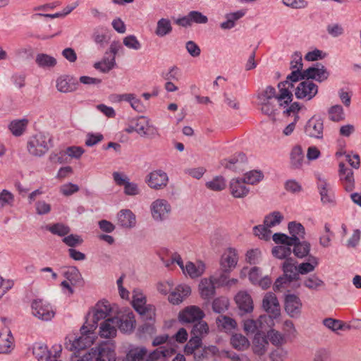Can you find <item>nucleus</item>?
<instances>
[{
	"label": "nucleus",
	"mask_w": 361,
	"mask_h": 361,
	"mask_svg": "<svg viewBox=\"0 0 361 361\" xmlns=\"http://www.w3.org/2000/svg\"><path fill=\"white\" fill-rule=\"evenodd\" d=\"M86 324H87V320L80 328L81 336L79 338H75L73 336L66 338L65 348L73 352L71 361L76 356L78 359H81L84 355L82 352L94 343L95 337L94 331L89 329Z\"/></svg>",
	"instance_id": "1"
},
{
	"label": "nucleus",
	"mask_w": 361,
	"mask_h": 361,
	"mask_svg": "<svg viewBox=\"0 0 361 361\" xmlns=\"http://www.w3.org/2000/svg\"><path fill=\"white\" fill-rule=\"evenodd\" d=\"M52 146L51 136L48 133H39L30 137L27 147L30 154L35 157H42Z\"/></svg>",
	"instance_id": "2"
},
{
	"label": "nucleus",
	"mask_w": 361,
	"mask_h": 361,
	"mask_svg": "<svg viewBox=\"0 0 361 361\" xmlns=\"http://www.w3.org/2000/svg\"><path fill=\"white\" fill-rule=\"evenodd\" d=\"M116 353L111 346L107 344L86 351L81 359L76 356L72 361H116Z\"/></svg>",
	"instance_id": "3"
},
{
	"label": "nucleus",
	"mask_w": 361,
	"mask_h": 361,
	"mask_svg": "<svg viewBox=\"0 0 361 361\" xmlns=\"http://www.w3.org/2000/svg\"><path fill=\"white\" fill-rule=\"evenodd\" d=\"M31 307L33 315L42 321H50L55 315L52 306L42 299L34 300Z\"/></svg>",
	"instance_id": "4"
},
{
	"label": "nucleus",
	"mask_w": 361,
	"mask_h": 361,
	"mask_svg": "<svg viewBox=\"0 0 361 361\" xmlns=\"http://www.w3.org/2000/svg\"><path fill=\"white\" fill-rule=\"evenodd\" d=\"M317 92L318 86L312 80L306 79L298 84L295 95L298 99L310 101L317 95Z\"/></svg>",
	"instance_id": "5"
},
{
	"label": "nucleus",
	"mask_w": 361,
	"mask_h": 361,
	"mask_svg": "<svg viewBox=\"0 0 361 361\" xmlns=\"http://www.w3.org/2000/svg\"><path fill=\"white\" fill-rule=\"evenodd\" d=\"M133 307L137 312L143 319L146 321H153L155 315L154 307L152 305H146L145 297L134 295L133 300Z\"/></svg>",
	"instance_id": "6"
},
{
	"label": "nucleus",
	"mask_w": 361,
	"mask_h": 361,
	"mask_svg": "<svg viewBox=\"0 0 361 361\" xmlns=\"http://www.w3.org/2000/svg\"><path fill=\"white\" fill-rule=\"evenodd\" d=\"M171 211L170 204L164 199H157L151 204L152 216L157 221H162L168 219Z\"/></svg>",
	"instance_id": "7"
},
{
	"label": "nucleus",
	"mask_w": 361,
	"mask_h": 361,
	"mask_svg": "<svg viewBox=\"0 0 361 361\" xmlns=\"http://www.w3.org/2000/svg\"><path fill=\"white\" fill-rule=\"evenodd\" d=\"M324 121L315 116L310 118L305 126V133L307 136L316 139L323 138Z\"/></svg>",
	"instance_id": "8"
},
{
	"label": "nucleus",
	"mask_w": 361,
	"mask_h": 361,
	"mask_svg": "<svg viewBox=\"0 0 361 361\" xmlns=\"http://www.w3.org/2000/svg\"><path fill=\"white\" fill-rule=\"evenodd\" d=\"M145 181L151 188L159 190L167 185L169 177L164 171L155 170L147 176Z\"/></svg>",
	"instance_id": "9"
},
{
	"label": "nucleus",
	"mask_w": 361,
	"mask_h": 361,
	"mask_svg": "<svg viewBox=\"0 0 361 361\" xmlns=\"http://www.w3.org/2000/svg\"><path fill=\"white\" fill-rule=\"evenodd\" d=\"M204 317V313L198 307L190 306L179 312L178 319L183 324L195 323Z\"/></svg>",
	"instance_id": "10"
},
{
	"label": "nucleus",
	"mask_w": 361,
	"mask_h": 361,
	"mask_svg": "<svg viewBox=\"0 0 361 361\" xmlns=\"http://www.w3.org/2000/svg\"><path fill=\"white\" fill-rule=\"evenodd\" d=\"M107 303V302H106V304L104 302H98L96 305L92 318V323H89L88 322L90 314L87 315V317L86 319V321L87 320V324L86 325L88 326L89 329H92V331H94L97 327L99 321L101 319H106V317L109 315L111 309Z\"/></svg>",
	"instance_id": "11"
},
{
	"label": "nucleus",
	"mask_w": 361,
	"mask_h": 361,
	"mask_svg": "<svg viewBox=\"0 0 361 361\" xmlns=\"http://www.w3.org/2000/svg\"><path fill=\"white\" fill-rule=\"evenodd\" d=\"M305 73L306 79L309 80H314L319 82L326 80L329 76V73L326 67L319 62L307 68Z\"/></svg>",
	"instance_id": "12"
},
{
	"label": "nucleus",
	"mask_w": 361,
	"mask_h": 361,
	"mask_svg": "<svg viewBox=\"0 0 361 361\" xmlns=\"http://www.w3.org/2000/svg\"><path fill=\"white\" fill-rule=\"evenodd\" d=\"M262 307L272 318L280 315V307L276 295L271 292L267 293L262 300Z\"/></svg>",
	"instance_id": "13"
},
{
	"label": "nucleus",
	"mask_w": 361,
	"mask_h": 361,
	"mask_svg": "<svg viewBox=\"0 0 361 361\" xmlns=\"http://www.w3.org/2000/svg\"><path fill=\"white\" fill-rule=\"evenodd\" d=\"M240 315L251 313L253 311V301L251 296L246 292H239L235 297Z\"/></svg>",
	"instance_id": "14"
},
{
	"label": "nucleus",
	"mask_w": 361,
	"mask_h": 361,
	"mask_svg": "<svg viewBox=\"0 0 361 361\" xmlns=\"http://www.w3.org/2000/svg\"><path fill=\"white\" fill-rule=\"evenodd\" d=\"M238 261V256L235 249L229 247L221 255L220 267L224 270L232 271L235 268Z\"/></svg>",
	"instance_id": "15"
},
{
	"label": "nucleus",
	"mask_w": 361,
	"mask_h": 361,
	"mask_svg": "<svg viewBox=\"0 0 361 361\" xmlns=\"http://www.w3.org/2000/svg\"><path fill=\"white\" fill-rule=\"evenodd\" d=\"M302 302L300 299L294 294H288L285 298V310L287 314L295 317L300 315Z\"/></svg>",
	"instance_id": "16"
},
{
	"label": "nucleus",
	"mask_w": 361,
	"mask_h": 361,
	"mask_svg": "<svg viewBox=\"0 0 361 361\" xmlns=\"http://www.w3.org/2000/svg\"><path fill=\"white\" fill-rule=\"evenodd\" d=\"M301 108V104L298 102H295L283 111V113L284 115L290 116L293 114L294 116V121L289 123L283 131L285 135H290L293 132L295 128V124L300 118L298 113Z\"/></svg>",
	"instance_id": "17"
},
{
	"label": "nucleus",
	"mask_w": 361,
	"mask_h": 361,
	"mask_svg": "<svg viewBox=\"0 0 361 361\" xmlns=\"http://www.w3.org/2000/svg\"><path fill=\"white\" fill-rule=\"evenodd\" d=\"M176 353V345L161 346L151 353H147L146 361H165V359L171 357Z\"/></svg>",
	"instance_id": "18"
},
{
	"label": "nucleus",
	"mask_w": 361,
	"mask_h": 361,
	"mask_svg": "<svg viewBox=\"0 0 361 361\" xmlns=\"http://www.w3.org/2000/svg\"><path fill=\"white\" fill-rule=\"evenodd\" d=\"M339 173L341 176V180L345 190L347 192H351L355 188V179L353 176V171L345 167V164H339Z\"/></svg>",
	"instance_id": "19"
},
{
	"label": "nucleus",
	"mask_w": 361,
	"mask_h": 361,
	"mask_svg": "<svg viewBox=\"0 0 361 361\" xmlns=\"http://www.w3.org/2000/svg\"><path fill=\"white\" fill-rule=\"evenodd\" d=\"M283 276L290 283L300 279L298 267L293 258L286 259L282 264Z\"/></svg>",
	"instance_id": "20"
},
{
	"label": "nucleus",
	"mask_w": 361,
	"mask_h": 361,
	"mask_svg": "<svg viewBox=\"0 0 361 361\" xmlns=\"http://www.w3.org/2000/svg\"><path fill=\"white\" fill-rule=\"evenodd\" d=\"M215 284L211 278H204L201 280L199 284V290L202 298L209 301L215 295Z\"/></svg>",
	"instance_id": "21"
},
{
	"label": "nucleus",
	"mask_w": 361,
	"mask_h": 361,
	"mask_svg": "<svg viewBox=\"0 0 361 361\" xmlns=\"http://www.w3.org/2000/svg\"><path fill=\"white\" fill-rule=\"evenodd\" d=\"M116 319L114 317L106 319L100 324L99 335L101 337L109 338L116 335Z\"/></svg>",
	"instance_id": "22"
},
{
	"label": "nucleus",
	"mask_w": 361,
	"mask_h": 361,
	"mask_svg": "<svg viewBox=\"0 0 361 361\" xmlns=\"http://www.w3.org/2000/svg\"><path fill=\"white\" fill-rule=\"evenodd\" d=\"M219 353V349L215 345L204 347L194 353L195 361H215V357Z\"/></svg>",
	"instance_id": "23"
},
{
	"label": "nucleus",
	"mask_w": 361,
	"mask_h": 361,
	"mask_svg": "<svg viewBox=\"0 0 361 361\" xmlns=\"http://www.w3.org/2000/svg\"><path fill=\"white\" fill-rule=\"evenodd\" d=\"M243 178H233L230 183L231 195L235 198H243L249 192V188L245 185Z\"/></svg>",
	"instance_id": "24"
},
{
	"label": "nucleus",
	"mask_w": 361,
	"mask_h": 361,
	"mask_svg": "<svg viewBox=\"0 0 361 361\" xmlns=\"http://www.w3.org/2000/svg\"><path fill=\"white\" fill-rule=\"evenodd\" d=\"M118 224L123 228H130L135 226V215L130 209H122L117 215Z\"/></svg>",
	"instance_id": "25"
},
{
	"label": "nucleus",
	"mask_w": 361,
	"mask_h": 361,
	"mask_svg": "<svg viewBox=\"0 0 361 361\" xmlns=\"http://www.w3.org/2000/svg\"><path fill=\"white\" fill-rule=\"evenodd\" d=\"M116 319V326L123 333H131L135 328V320L134 318L133 313H129L126 317L119 318L114 317Z\"/></svg>",
	"instance_id": "26"
},
{
	"label": "nucleus",
	"mask_w": 361,
	"mask_h": 361,
	"mask_svg": "<svg viewBox=\"0 0 361 361\" xmlns=\"http://www.w3.org/2000/svg\"><path fill=\"white\" fill-rule=\"evenodd\" d=\"M319 192L321 196V201L323 204H335V196L334 192L329 188L325 180H320L318 185Z\"/></svg>",
	"instance_id": "27"
},
{
	"label": "nucleus",
	"mask_w": 361,
	"mask_h": 361,
	"mask_svg": "<svg viewBox=\"0 0 361 361\" xmlns=\"http://www.w3.org/2000/svg\"><path fill=\"white\" fill-rule=\"evenodd\" d=\"M148 350L145 346L131 347L126 354L128 361H146Z\"/></svg>",
	"instance_id": "28"
},
{
	"label": "nucleus",
	"mask_w": 361,
	"mask_h": 361,
	"mask_svg": "<svg viewBox=\"0 0 361 361\" xmlns=\"http://www.w3.org/2000/svg\"><path fill=\"white\" fill-rule=\"evenodd\" d=\"M64 277L71 283L72 286H82L84 281L76 267H70L63 272Z\"/></svg>",
	"instance_id": "29"
},
{
	"label": "nucleus",
	"mask_w": 361,
	"mask_h": 361,
	"mask_svg": "<svg viewBox=\"0 0 361 361\" xmlns=\"http://www.w3.org/2000/svg\"><path fill=\"white\" fill-rule=\"evenodd\" d=\"M185 268V274H188L191 278H197L203 274L205 271V264L202 261H198L197 264L192 262L186 263Z\"/></svg>",
	"instance_id": "30"
},
{
	"label": "nucleus",
	"mask_w": 361,
	"mask_h": 361,
	"mask_svg": "<svg viewBox=\"0 0 361 361\" xmlns=\"http://www.w3.org/2000/svg\"><path fill=\"white\" fill-rule=\"evenodd\" d=\"M28 123L27 118L15 119L10 122L8 129L13 135L20 137L25 133Z\"/></svg>",
	"instance_id": "31"
},
{
	"label": "nucleus",
	"mask_w": 361,
	"mask_h": 361,
	"mask_svg": "<svg viewBox=\"0 0 361 361\" xmlns=\"http://www.w3.org/2000/svg\"><path fill=\"white\" fill-rule=\"evenodd\" d=\"M247 158L244 153L239 152L229 159H223L221 161L222 166L225 168L236 171L238 170V164L246 162Z\"/></svg>",
	"instance_id": "32"
},
{
	"label": "nucleus",
	"mask_w": 361,
	"mask_h": 361,
	"mask_svg": "<svg viewBox=\"0 0 361 361\" xmlns=\"http://www.w3.org/2000/svg\"><path fill=\"white\" fill-rule=\"evenodd\" d=\"M245 10H239L235 12L226 14V20L220 24V27L223 30H230L234 27L235 25V21L243 18L245 15Z\"/></svg>",
	"instance_id": "33"
},
{
	"label": "nucleus",
	"mask_w": 361,
	"mask_h": 361,
	"mask_svg": "<svg viewBox=\"0 0 361 361\" xmlns=\"http://www.w3.org/2000/svg\"><path fill=\"white\" fill-rule=\"evenodd\" d=\"M288 229L290 234V238H295L296 240H291L293 243L294 242H299L300 239H303L305 235V230L304 226L296 221H290L288 223Z\"/></svg>",
	"instance_id": "34"
},
{
	"label": "nucleus",
	"mask_w": 361,
	"mask_h": 361,
	"mask_svg": "<svg viewBox=\"0 0 361 361\" xmlns=\"http://www.w3.org/2000/svg\"><path fill=\"white\" fill-rule=\"evenodd\" d=\"M290 166L292 169H300L303 162L304 155L302 147L299 145L295 146L290 154Z\"/></svg>",
	"instance_id": "35"
},
{
	"label": "nucleus",
	"mask_w": 361,
	"mask_h": 361,
	"mask_svg": "<svg viewBox=\"0 0 361 361\" xmlns=\"http://www.w3.org/2000/svg\"><path fill=\"white\" fill-rule=\"evenodd\" d=\"M77 83L71 82L67 76H61L56 80L57 90L63 93L71 92L77 90Z\"/></svg>",
	"instance_id": "36"
},
{
	"label": "nucleus",
	"mask_w": 361,
	"mask_h": 361,
	"mask_svg": "<svg viewBox=\"0 0 361 361\" xmlns=\"http://www.w3.org/2000/svg\"><path fill=\"white\" fill-rule=\"evenodd\" d=\"M292 246H293V252L295 257L298 258L309 257L310 244L308 242L299 240V242H294Z\"/></svg>",
	"instance_id": "37"
},
{
	"label": "nucleus",
	"mask_w": 361,
	"mask_h": 361,
	"mask_svg": "<svg viewBox=\"0 0 361 361\" xmlns=\"http://www.w3.org/2000/svg\"><path fill=\"white\" fill-rule=\"evenodd\" d=\"M231 344L238 350H244L250 345L248 339L240 334H235L231 338Z\"/></svg>",
	"instance_id": "38"
},
{
	"label": "nucleus",
	"mask_w": 361,
	"mask_h": 361,
	"mask_svg": "<svg viewBox=\"0 0 361 361\" xmlns=\"http://www.w3.org/2000/svg\"><path fill=\"white\" fill-rule=\"evenodd\" d=\"M172 31L171 21L167 18H161L158 20L155 34L159 37H164Z\"/></svg>",
	"instance_id": "39"
},
{
	"label": "nucleus",
	"mask_w": 361,
	"mask_h": 361,
	"mask_svg": "<svg viewBox=\"0 0 361 361\" xmlns=\"http://www.w3.org/2000/svg\"><path fill=\"white\" fill-rule=\"evenodd\" d=\"M308 262H302L298 267L299 274H307L314 270L318 264V259L312 255H309Z\"/></svg>",
	"instance_id": "40"
},
{
	"label": "nucleus",
	"mask_w": 361,
	"mask_h": 361,
	"mask_svg": "<svg viewBox=\"0 0 361 361\" xmlns=\"http://www.w3.org/2000/svg\"><path fill=\"white\" fill-rule=\"evenodd\" d=\"M280 94H277L276 99L279 102V106H290L293 102V95L289 90V87H283L282 90H279Z\"/></svg>",
	"instance_id": "41"
},
{
	"label": "nucleus",
	"mask_w": 361,
	"mask_h": 361,
	"mask_svg": "<svg viewBox=\"0 0 361 361\" xmlns=\"http://www.w3.org/2000/svg\"><path fill=\"white\" fill-rule=\"evenodd\" d=\"M255 353L262 355L266 352V345L268 344L267 337L261 336L259 334H256L253 340Z\"/></svg>",
	"instance_id": "42"
},
{
	"label": "nucleus",
	"mask_w": 361,
	"mask_h": 361,
	"mask_svg": "<svg viewBox=\"0 0 361 361\" xmlns=\"http://www.w3.org/2000/svg\"><path fill=\"white\" fill-rule=\"evenodd\" d=\"M35 62L41 68H51L56 64V59L46 54H37Z\"/></svg>",
	"instance_id": "43"
},
{
	"label": "nucleus",
	"mask_w": 361,
	"mask_h": 361,
	"mask_svg": "<svg viewBox=\"0 0 361 361\" xmlns=\"http://www.w3.org/2000/svg\"><path fill=\"white\" fill-rule=\"evenodd\" d=\"M291 246L288 245H277L272 248L271 252L274 257L281 259H289V256L291 255L292 250Z\"/></svg>",
	"instance_id": "44"
},
{
	"label": "nucleus",
	"mask_w": 361,
	"mask_h": 361,
	"mask_svg": "<svg viewBox=\"0 0 361 361\" xmlns=\"http://www.w3.org/2000/svg\"><path fill=\"white\" fill-rule=\"evenodd\" d=\"M202 342V338L191 335L190 339L188 341L187 344L185 345L184 348V352L187 355H194V353H195L196 350L198 349L199 347L201 346Z\"/></svg>",
	"instance_id": "45"
},
{
	"label": "nucleus",
	"mask_w": 361,
	"mask_h": 361,
	"mask_svg": "<svg viewBox=\"0 0 361 361\" xmlns=\"http://www.w3.org/2000/svg\"><path fill=\"white\" fill-rule=\"evenodd\" d=\"M13 340L10 331L7 335L0 334V353H8L11 351Z\"/></svg>",
	"instance_id": "46"
},
{
	"label": "nucleus",
	"mask_w": 361,
	"mask_h": 361,
	"mask_svg": "<svg viewBox=\"0 0 361 361\" xmlns=\"http://www.w3.org/2000/svg\"><path fill=\"white\" fill-rule=\"evenodd\" d=\"M46 228L51 233L59 236H66L71 231V229L68 226L61 223H56L54 224L53 225L47 226Z\"/></svg>",
	"instance_id": "47"
},
{
	"label": "nucleus",
	"mask_w": 361,
	"mask_h": 361,
	"mask_svg": "<svg viewBox=\"0 0 361 361\" xmlns=\"http://www.w3.org/2000/svg\"><path fill=\"white\" fill-rule=\"evenodd\" d=\"M329 119L334 122L343 121L345 118L343 109L341 105H334L329 108Z\"/></svg>",
	"instance_id": "48"
},
{
	"label": "nucleus",
	"mask_w": 361,
	"mask_h": 361,
	"mask_svg": "<svg viewBox=\"0 0 361 361\" xmlns=\"http://www.w3.org/2000/svg\"><path fill=\"white\" fill-rule=\"evenodd\" d=\"M267 338L276 346H281L286 343L284 336L275 329H271L267 332Z\"/></svg>",
	"instance_id": "49"
},
{
	"label": "nucleus",
	"mask_w": 361,
	"mask_h": 361,
	"mask_svg": "<svg viewBox=\"0 0 361 361\" xmlns=\"http://www.w3.org/2000/svg\"><path fill=\"white\" fill-rule=\"evenodd\" d=\"M226 180L223 176H216L211 181L206 183V186L214 191H221L226 188Z\"/></svg>",
	"instance_id": "50"
},
{
	"label": "nucleus",
	"mask_w": 361,
	"mask_h": 361,
	"mask_svg": "<svg viewBox=\"0 0 361 361\" xmlns=\"http://www.w3.org/2000/svg\"><path fill=\"white\" fill-rule=\"evenodd\" d=\"M208 331L209 326L207 322L202 321L201 319L194 323L190 334L191 335L202 338L204 334H207L208 333Z\"/></svg>",
	"instance_id": "51"
},
{
	"label": "nucleus",
	"mask_w": 361,
	"mask_h": 361,
	"mask_svg": "<svg viewBox=\"0 0 361 361\" xmlns=\"http://www.w3.org/2000/svg\"><path fill=\"white\" fill-rule=\"evenodd\" d=\"M283 219V216L279 212H273L266 216L264 224L267 227L271 228L279 224Z\"/></svg>",
	"instance_id": "52"
},
{
	"label": "nucleus",
	"mask_w": 361,
	"mask_h": 361,
	"mask_svg": "<svg viewBox=\"0 0 361 361\" xmlns=\"http://www.w3.org/2000/svg\"><path fill=\"white\" fill-rule=\"evenodd\" d=\"M231 271V270H224L220 268L218 272H216L214 276H212L210 278L218 286L226 285L228 283V279Z\"/></svg>",
	"instance_id": "53"
},
{
	"label": "nucleus",
	"mask_w": 361,
	"mask_h": 361,
	"mask_svg": "<svg viewBox=\"0 0 361 361\" xmlns=\"http://www.w3.org/2000/svg\"><path fill=\"white\" fill-rule=\"evenodd\" d=\"M263 178L264 175L262 171L252 170L246 173L245 174V177L243 179L246 183L254 185L262 180Z\"/></svg>",
	"instance_id": "54"
},
{
	"label": "nucleus",
	"mask_w": 361,
	"mask_h": 361,
	"mask_svg": "<svg viewBox=\"0 0 361 361\" xmlns=\"http://www.w3.org/2000/svg\"><path fill=\"white\" fill-rule=\"evenodd\" d=\"M292 72L290 73V74H289L287 78H286V80H288V83H289V87H290V88H293V82H298L300 80H306V73H305V71H302V70H300V69H292Z\"/></svg>",
	"instance_id": "55"
},
{
	"label": "nucleus",
	"mask_w": 361,
	"mask_h": 361,
	"mask_svg": "<svg viewBox=\"0 0 361 361\" xmlns=\"http://www.w3.org/2000/svg\"><path fill=\"white\" fill-rule=\"evenodd\" d=\"M324 285V281L315 274L311 275L304 281V286L311 290H317Z\"/></svg>",
	"instance_id": "56"
},
{
	"label": "nucleus",
	"mask_w": 361,
	"mask_h": 361,
	"mask_svg": "<svg viewBox=\"0 0 361 361\" xmlns=\"http://www.w3.org/2000/svg\"><path fill=\"white\" fill-rule=\"evenodd\" d=\"M254 234L256 236H258L260 239L268 240L270 239V235L271 233L269 227L264 225H258L255 226L253 228Z\"/></svg>",
	"instance_id": "57"
},
{
	"label": "nucleus",
	"mask_w": 361,
	"mask_h": 361,
	"mask_svg": "<svg viewBox=\"0 0 361 361\" xmlns=\"http://www.w3.org/2000/svg\"><path fill=\"white\" fill-rule=\"evenodd\" d=\"M272 239L276 244H280L281 245H286L288 246H292L293 243L291 240H297L295 238H290L286 234L282 233H274L272 236Z\"/></svg>",
	"instance_id": "58"
},
{
	"label": "nucleus",
	"mask_w": 361,
	"mask_h": 361,
	"mask_svg": "<svg viewBox=\"0 0 361 361\" xmlns=\"http://www.w3.org/2000/svg\"><path fill=\"white\" fill-rule=\"evenodd\" d=\"M228 301L226 298H216L212 302V310L216 313H221L227 310Z\"/></svg>",
	"instance_id": "59"
},
{
	"label": "nucleus",
	"mask_w": 361,
	"mask_h": 361,
	"mask_svg": "<svg viewBox=\"0 0 361 361\" xmlns=\"http://www.w3.org/2000/svg\"><path fill=\"white\" fill-rule=\"evenodd\" d=\"M323 324L328 329L336 331L337 330H343L345 328V323L341 320L334 319L332 318H326L323 321Z\"/></svg>",
	"instance_id": "60"
},
{
	"label": "nucleus",
	"mask_w": 361,
	"mask_h": 361,
	"mask_svg": "<svg viewBox=\"0 0 361 361\" xmlns=\"http://www.w3.org/2000/svg\"><path fill=\"white\" fill-rule=\"evenodd\" d=\"M219 326H221L225 330H231L235 329L237 323L235 319L227 317L221 316L217 319Z\"/></svg>",
	"instance_id": "61"
},
{
	"label": "nucleus",
	"mask_w": 361,
	"mask_h": 361,
	"mask_svg": "<svg viewBox=\"0 0 361 361\" xmlns=\"http://www.w3.org/2000/svg\"><path fill=\"white\" fill-rule=\"evenodd\" d=\"M326 32L332 37H338L344 34V28L339 23H331L326 26Z\"/></svg>",
	"instance_id": "62"
},
{
	"label": "nucleus",
	"mask_w": 361,
	"mask_h": 361,
	"mask_svg": "<svg viewBox=\"0 0 361 361\" xmlns=\"http://www.w3.org/2000/svg\"><path fill=\"white\" fill-rule=\"evenodd\" d=\"M14 202L13 195L7 190H3L0 193V207L12 205Z\"/></svg>",
	"instance_id": "63"
},
{
	"label": "nucleus",
	"mask_w": 361,
	"mask_h": 361,
	"mask_svg": "<svg viewBox=\"0 0 361 361\" xmlns=\"http://www.w3.org/2000/svg\"><path fill=\"white\" fill-rule=\"evenodd\" d=\"M288 353L284 348L278 346L276 350L270 353L269 357L271 361H284Z\"/></svg>",
	"instance_id": "64"
}]
</instances>
